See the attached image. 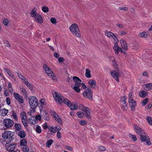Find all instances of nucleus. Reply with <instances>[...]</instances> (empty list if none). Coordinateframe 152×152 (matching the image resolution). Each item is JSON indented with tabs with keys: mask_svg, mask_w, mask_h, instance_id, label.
I'll return each mask as SVG.
<instances>
[{
	"mask_svg": "<svg viewBox=\"0 0 152 152\" xmlns=\"http://www.w3.org/2000/svg\"><path fill=\"white\" fill-rule=\"evenodd\" d=\"M82 86H73L72 88L75 91L79 93L80 92L81 89H83L82 88Z\"/></svg>",
	"mask_w": 152,
	"mask_h": 152,
	"instance_id": "nucleus-26",
	"label": "nucleus"
},
{
	"mask_svg": "<svg viewBox=\"0 0 152 152\" xmlns=\"http://www.w3.org/2000/svg\"><path fill=\"white\" fill-rule=\"evenodd\" d=\"M73 79L75 83V86H80L81 85V80L78 77L74 76L73 77Z\"/></svg>",
	"mask_w": 152,
	"mask_h": 152,
	"instance_id": "nucleus-22",
	"label": "nucleus"
},
{
	"mask_svg": "<svg viewBox=\"0 0 152 152\" xmlns=\"http://www.w3.org/2000/svg\"><path fill=\"white\" fill-rule=\"evenodd\" d=\"M36 9H33L31 12L30 14L31 16L34 18L36 21L39 23H42L43 22L42 17L39 14L36 12Z\"/></svg>",
	"mask_w": 152,
	"mask_h": 152,
	"instance_id": "nucleus-4",
	"label": "nucleus"
},
{
	"mask_svg": "<svg viewBox=\"0 0 152 152\" xmlns=\"http://www.w3.org/2000/svg\"><path fill=\"white\" fill-rule=\"evenodd\" d=\"M4 70L10 76H11L12 75L11 72L10 70L7 69L6 68H4Z\"/></svg>",
	"mask_w": 152,
	"mask_h": 152,
	"instance_id": "nucleus-50",
	"label": "nucleus"
},
{
	"mask_svg": "<svg viewBox=\"0 0 152 152\" xmlns=\"http://www.w3.org/2000/svg\"><path fill=\"white\" fill-rule=\"evenodd\" d=\"M14 126L15 129L18 131H20L21 129V125L18 123H15V124Z\"/></svg>",
	"mask_w": 152,
	"mask_h": 152,
	"instance_id": "nucleus-30",
	"label": "nucleus"
},
{
	"mask_svg": "<svg viewBox=\"0 0 152 152\" xmlns=\"http://www.w3.org/2000/svg\"><path fill=\"white\" fill-rule=\"evenodd\" d=\"M87 122L85 120H81L79 122V124L82 125H84L86 124Z\"/></svg>",
	"mask_w": 152,
	"mask_h": 152,
	"instance_id": "nucleus-54",
	"label": "nucleus"
},
{
	"mask_svg": "<svg viewBox=\"0 0 152 152\" xmlns=\"http://www.w3.org/2000/svg\"><path fill=\"white\" fill-rule=\"evenodd\" d=\"M22 123L23 125L26 127H27L28 126V123H27V120L26 119H23L21 120Z\"/></svg>",
	"mask_w": 152,
	"mask_h": 152,
	"instance_id": "nucleus-44",
	"label": "nucleus"
},
{
	"mask_svg": "<svg viewBox=\"0 0 152 152\" xmlns=\"http://www.w3.org/2000/svg\"><path fill=\"white\" fill-rule=\"evenodd\" d=\"M8 110L5 108L1 110L0 112L2 116H4L6 115L8 113Z\"/></svg>",
	"mask_w": 152,
	"mask_h": 152,
	"instance_id": "nucleus-27",
	"label": "nucleus"
},
{
	"mask_svg": "<svg viewBox=\"0 0 152 152\" xmlns=\"http://www.w3.org/2000/svg\"><path fill=\"white\" fill-rule=\"evenodd\" d=\"M49 130L50 132L53 133H55L56 132V130L55 127H53V126H50L49 127Z\"/></svg>",
	"mask_w": 152,
	"mask_h": 152,
	"instance_id": "nucleus-35",
	"label": "nucleus"
},
{
	"mask_svg": "<svg viewBox=\"0 0 152 152\" xmlns=\"http://www.w3.org/2000/svg\"><path fill=\"white\" fill-rule=\"evenodd\" d=\"M27 144V142L26 139H23L20 141V145L21 146H26Z\"/></svg>",
	"mask_w": 152,
	"mask_h": 152,
	"instance_id": "nucleus-31",
	"label": "nucleus"
},
{
	"mask_svg": "<svg viewBox=\"0 0 152 152\" xmlns=\"http://www.w3.org/2000/svg\"><path fill=\"white\" fill-rule=\"evenodd\" d=\"M113 48L115 51V53L117 54L119 52H121L123 53H124V52H123L122 49L118 46V44L117 43L115 44Z\"/></svg>",
	"mask_w": 152,
	"mask_h": 152,
	"instance_id": "nucleus-20",
	"label": "nucleus"
},
{
	"mask_svg": "<svg viewBox=\"0 0 152 152\" xmlns=\"http://www.w3.org/2000/svg\"><path fill=\"white\" fill-rule=\"evenodd\" d=\"M58 58V61L60 63H62V62L64 61V59L62 57H60Z\"/></svg>",
	"mask_w": 152,
	"mask_h": 152,
	"instance_id": "nucleus-58",
	"label": "nucleus"
},
{
	"mask_svg": "<svg viewBox=\"0 0 152 152\" xmlns=\"http://www.w3.org/2000/svg\"><path fill=\"white\" fill-rule=\"evenodd\" d=\"M17 74L18 75V77L20 78L23 81V83L26 86H30V83L27 81L25 77L21 74L17 73Z\"/></svg>",
	"mask_w": 152,
	"mask_h": 152,
	"instance_id": "nucleus-19",
	"label": "nucleus"
},
{
	"mask_svg": "<svg viewBox=\"0 0 152 152\" xmlns=\"http://www.w3.org/2000/svg\"><path fill=\"white\" fill-rule=\"evenodd\" d=\"M129 137L132 139L134 141H136L137 140L136 136L135 135L132 134L129 135Z\"/></svg>",
	"mask_w": 152,
	"mask_h": 152,
	"instance_id": "nucleus-41",
	"label": "nucleus"
},
{
	"mask_svg": "<svg viewBox=\"0 0 152 152\" xmlns=\"http://www.w3.org/2000/svg\"><path fill=\"white\" fill-rule=\"evenodd\" d=\"M18 136L21 138H25L26 136V134L23 131H20L18 133Z\"/></svg>",
	"mask_w": 152,
	"mask_h": 152,
	"instance_id": "nucleus-25",
	"label": "nucleus"
},
{
	"mask_svg": "<svg viewBox=\"0 0 152 152\" xmlns=\"http://www.w3.org/2000/svg\"><path fill=\"white\" fill-rule=\"evenodd\" d=\"M127 98L125 96H123L121 98V109L124 110H127L128 109L127 103L126 101Z\"/></svg>",
	"mask_w": 152,
	"mask_h": 152,
	"instance_id": "nucleus-12",
	"label": "nucleus"
},
{
	"mask_svg": "<svg viewBox=\"0 0 152 152\" xmlns=\"http://www.w3.org/2000/svg\"><path fill=\"white\" fill-rule=\"evenodd\" d=\"M35 118L36 121L38 120L40 121L41 120V116L40 115H36Z\"/></svg>",
	"mask_w": 152,
	"mask_h": 152,
	"instance_id": "nucleus-53",
	"label": "nucleus"
},
{
	"mask_svg": "<svg viewBox=\"0 0 152 152\" xmlns=\"http://www.w3.org/2000/svg\"><path fill=\"white\" fill-rule=\"evenodd\" d=\"M54 56L56 58H59V54L57 52H55L53 54Z\"/></svg>",
	"mask_w": 152,
	"mask_h": 152,
	"instance_id": "nucleus-61",
	"label": "nucleus"
},
{
	"mask_svg": "<svg viewBox=\"0 0 152 152\" xmlns=\"http://www.w3.org/2000/svg\"><path fill=\"white\" fill-rule=\"evenodd\" d=\"M13 121L10 119H5L3 121L4 126L7 128L11 127L14 124Z\"/></svg>",
	"mask_w": 152,
	"mask_h": 152,
	"instance_id": "nucleus-11",
	"label": "nucleus"
},
{
	"mask_svg": "<svg viewBox=\"0 0 152 152\" xmlns=\"http://www.w3.org/2000/svg\"><path fill=\"white\" fill-rule=\"evenodd\" d=\"M133 96L132 93L131 92L129 93L128 96L129 101H131V100H133Z\"/></svg>",
	"mask_w": 152,
	"mask_h": 152,
	"instance_id": "nucleus-49",
	"label": "nucleus"
},
{
	"mask_svg": "<svg viewBox=\"0 0 152 152\" xmlns=\"http://www.w3.org/2000/svg\"><path fill=\"white\" fill-rule=\"evenodd\" d=\"M127 34V32L124 31H121L119 32V34L121 36Z\"/></svg>",
	"mask_w": 152,
	"mask_h": 152,
	"instance_id": "nucleus-59",
	"label": "nucleus"
},
{
	"mask_svg": "<svg viewBox=\"0 0 152 152\" xmlns=\"http://www.w3.org/2000/svg\"><path fill=\"white\" fill-rule=\"evenodd\" d=\"M43 69L46 73H47L48 75L51 77L53 80L54 81L56 80V77L54 75V74L52 70L46 64H44V65Z\"/></svg>",
	"mask_w": 152,
	"mask_h": 152,
	"instance_id": "nucleus-6",
	"label": "nucleus"
},
{
	"mask_svg": "<svg viewBox=\"0 0 152 152\" xmlns=\"http://www.w3.org/2000/svg\"><path fill=\"white\" fill-rule=\"evenodd\" d=\"M3 23L5 26H7L8 23V21L7 19H4L3 21Z\"/></svg>",
	"mask_w": 152,
	"mask_h": 152,
	"instance_id": "nucleus-60",
	"label": "nucleus"
},
{
	"mask_svg": "<svg viewBox=\"0 0 152 152\" xmlns=\"http://www.w3.org/2000/svg\"><path fill=\"white\" fill-rule=\"evenodd\" d=\"M121 48L124 50H126L128 49L127 44L126 41L123 39H121L120 40Z\"/></svg>",
	"mask_w": 152,
	"mask_h": 152,
	"instance_id": "nucleus-21",
	"label": "nucleus"
},
{
	"mask_svg": "<svg viewBox=\"0 0 152 152\" xmlns=\"http://www.w3.org/2000/svg\"><path fill=\"white\" fill-rule=\"evenodd\" d=\"M85 75L88 78H89L91 77L90 74V70L88 69H86Z\"/></svg>",
	"mask_w": 152,
	"mask_h": 152,
	"instance_id": "nucleus-29",
	"label": "nucleus"
},
{
	"mask_svg": "<svg viewBox=\"0 0 152 152\" xmlns=\"http://www.w3.org/2000/svg\"><path fill=\"white\" fill-rule=\"evenodd\" d=\"M148 98H146L143 100L142 102V105L143 106H145L148 102Z\"/></svg>",
	"mask_w": 152,
	"mask_h": 152,
	"instance_id": "nucleus-47",
	"label": "nucleus"
},
{
	"mask_svg": "<svg viewBox=\"0 0 152 152\" xmlns=\"http://www.w3.org/2000/svg\"><path fill=\"white\" fill-rule=\"evenodd\" d=\"M6 102L7 104L8 105H10V100L9 97H7L6 98Z\"/></svg>",
	"mask_w": 152,
	"mask_h": 152,
	"instance_id": "nucleus-55",
	"label": "nucleus"
},
{
	"mask_svg": "<svg viewBox=\"0 0 152 152\" xmlns=\"http://www.w3.org/2000/svg\"><path fill=\"white\" fill-rule=\"evenodd\" d=\"M71 32L75 36L77 37H80V34L78 29V26L76 23L72 24L69 27Z\"/></svg>",
	"mask_w": 152,
	"mask_h": 152,
	"instance_id": "nucleus-1",
	"label": "nucleus"
},
{
	"mask_svg": "<svg viewBox=\"0 0 152 152\" xmlns=\"http://www.w3.org/2000/svg\"><path fill=\"white\" fill-rule=\"evenodd\" d=\"M29 103L31 109H35L38 105V100L34 96H30L28 98Z\"/></svg>",
	"mask_w": 152,
	"mask_h": 152,
	"instance_id": "nucleus-3",
	"label": "nucleus"
},
{
	"mask_svg": "<svg viewBox=\"0 0 152 152\" xmlns=\"http://www.w3.org/2000/svg\"><path fill=\"white\" fill-rule=\"evenodd\" d=\"M29 123L30 124H35L37 123V121L35 117L33 116L31 117L29 119Z\"/></svg>",
	"mask_w": 152,
	"mask_h": 152,
	"instance_id": "nucleus-24",
	"label": "nucleus"
},
{
	"mask_svg": "<svg viewBox=\"0 0 152 152\" xmlns=\"http://www.w3.org/2000/svg\"><path fill=\"white\" fill-rule=\"evenodd\" d=\"M53 96L55 100L59 104H61L63 103L65 104L66 102H64V101L65 99H67L64 98L60 94L56 92L53 93Z\"/></svg>",
	"mask_w": 152,
	"mask_h": 152,
	"instance_id": "nucleus-7",
	"label": "nucleus"
},
{
	"mask_svg": "<svg viewBox=\"0 0 152 152\" xmlns=\"http://www.w3.org/2000/svg\"><path fill=\"white\" fill-rule=\"evenodd\" d=\"M88 84L90 86L96 85V82L94 80L91 79L88 81Z\"/></svg>",
	"mask_w": 152,
	"mask_h": 152,
	"instance_id": "nucleus-33",
	"label": "nucleus"
},
{
	"mask_svg": "<svg viewBox=\"0 0 152 152\" xmlns=\"http://www.w3.org/2000/svg\"><path fill=\"white\" fill-rule=\"evenodd\" d=\"M140 135V140L142 142H145L148 145L151 144V143L150 141L149 137L145 132H143V133Z\"/></svg>",
	"mask_w": 152,
	"mask_h": 152,
	"instance_id": "nucleus-9",
	"label": "nucleus"
},
{
	"mask_svg": "<svg viewBox=\"0 0 152 152\" xmlns=\"http://www.w3.org/2000/svg\"><path fill=\"white\" fill-rule=\"evenodd\" d=\"M48 8L45 6L43 7L42 9V11L45 12H48Z\"/></svg>",
	"mask_w": 152,
	"mask_h": 152,
	"instance_id": "nucleus-51",
	"label": "nucleus"
},
{
	"mask_svg": "<svg viewBox=\"0 0 152 152\" xmlns=\"http://www.w3.org/2000/svg\"><path fill=\"white\" fill-rule=\"evenodd\" d=\"M120 10L126 11L128 9V8L126 7H120L119 8Z\"/></svg>",
	"mask_w": 152,
	"mask_h": 152,
	"instance_id": "nucleus-62",
	"label": "nucleus"
},
{
	"mask_svg": "<svg viewBox=\"0 0 152 152\" xmlns=\"http://www.w3.org/2000/svg\"><path fill=\"white\" fill-rule=\"evenodd\" d=\"M64 102H66L65 104H66L72 110H75L78 108V106L77 104L74 103H72L68 99H65Z\"/></svg>",
	"mask_w": 152,
	"mask_h": 152,
	"instance_id": "nucleus-10",
	"label": "nucleus"
},
{
	"mask_svg": "<svg viewBox=\"0 0 152 152\" xmlns=\"http://www.w3.org/2000/svg\"><path fill=\"white\" fill-rule=\"evenodd\" d=\"M111 75L117 81H119L118 77L120 76V73L114 70H112L110 72Z\"/></svg>",
	"mask_w": 152,
	"mask_h": 152,
	"instance_id": "nucleus-16",
	"label": "nucleus"
},
{
	"mask_svg": "<svg viewBox=\"0 0 152 152\" xmlns=\"http://www.w3.org/2000/svg\"><path fill=\"white\" fill-rule=\"evenodd\" d=\"M16 145L15 144H7L5 146V148L9 152L15 149Z\"/></svg>",
	"mask_w": 152,
	"mask_h": 152,
	"instance_id": "nucleus-17",
	"label": "nucleus"
},
{
	"mask_svg": "<svg viewBox=\"0 0 152 152\" xmlns=\"http://www.w3.org/2000/svg\"><path fill=\"white\" fill-rule=\"evenodd\" d=\"M105 34L109 38L112 37L114 40L117 39L116 36L111 32L106 31L105 32Z\"/></svg>",
	"mask_w": 152,
	"mask_h": 152,
	"instance_id": "nucleus-18",
	"label": "nucleus"
},
{
	"mask_svg": "<svg viewBox=\"0 0 152 152\" xmlns=\"http://www.w3.org/2000/svg\"><path fill=\"white\" fill-rule=\"evenodd\" d=\"M79 107L80 110L83 112L84 115L87 119H89L91 118V113L88 107H86L83 104H80Z\"/></svg>",
	"mask_w": 152,
	"mask_h": 152,
	"instance_id": "nucleus-5",
	"label": "nucleus"
},
{
	"mask_svg": "<svg viewBox=\"0 0 152 152\" xmlns=\"http://www.w3.org/2000/svg\"><path fill=\"white\" fill-rule=\"evenodd\" d=\"M51 114L58 123L60 124H61L62 123L61 119L59 117L58 115L55 112L53 111H51Z\"/></svg>",
	"mask_w": 152,
	"mask_h": 152,
	"instance_id": "nucleus-13",
	"label": "nucleus"
},
{
	"mask_svg": "<svg viewBox=\"0 0 152 152\" xmlns=\"http://www.w3.org/2000/svg\"><path fill=\"white\" fill-rule=\"evenodd\" d=\"M36 132L38 133H40L42 132V129L40 126H37L36 129Z\"/></svg>",
	"mask_w": 152,
	"mask_h": 152,
	"instance_id": "nucleus-42",
	"label": "nucleus"
},
{
	"mask_svg": "<svg viewBox=\"0 0 152 152\" xmlns=\"http://www.w3.org/2000/svg\"><path fill=\"white\" fill-rule=\"evenodd\" d=\"M143 88L146 91H149L152 89V86H143Z\"/></svg>",
	"mask_w": 152,
	"mask_h": 152,
	"instance_id": "nucleus-48",
	"label": "nucleus"
},
{
	"mask_svg": "<svg viewBox=\"0 0 152 152\" xmlns=\"http://www.w3.org/2000/svg\"><path fill=\"white\" fill-rule=\"evenodd\" d=\"M53 142V141L52 140H48L46 142V145L47 147L49 148L50 145Z\"/></svg>",
	"mask_w": 152,
	"mask_h": 152,
	"instance_id": "nucleus-39",
	"label": "nucleus"
},
{
	"mask_svg": "<svg viewBox=\"0 0 152 152\" xmlns=\"http://www.w3.org/2000/svg\"><path fill=\"white\" fill-rule=\"evenodd\" d=\"M21 120L26 119V113L25 112H23L20 114Z\"/></svg>",
	"mask_w": 152,
	"mask_h": 152,
	"instance_id": "nucleus-37",
	"label": "nucleus"
},
{
	"mask_svg": "<svg viewBox=\"0 0 152 152\" xmlns=\"http://www.w3.org/2000/svg\"><path fill=\"white\" fill-rule=\"evenodd\" d=\"M133 127L135 132L137 134L140 135L143 133V132H145L139 126L136 125H134Z\"/></svg>",
	"mask_w": 152,
	"mask_h": 152,
	"instance_id": "nucleus-14",
	"label": "nucleus"
},
{
	"mask_svg": "<svg viewBox=\"0 0 152 152\" xmlns=\"http://www.w3.org/2000/svg\"><path fill=\"white\" fill-rule=\"evenodd\" d=\"M20 91L22 92L23 94L26 95L27 94L26 89L24 88L23 86H22V87L20 88Z\"/></svg>",
	"mask_w": 152,
	"mask_h": 152,
	"instance_id": "nucleus-45",
	"label": "nucleus"
},
{
	"mask_svg": "<svg viewBox=\"0 0 152 152\" xmlns=\"http://www.w3.org/2000/svg\"><path fill=\"white\" fill-rule=\"evenodd\" d=\"M35 109H31L30 111H29L28 113V115L30 116L32 115L35 112Z\"/></svg>",
	"mask_w": 152,
	"mask_h": 152,
	"instance_id": "nucleus-43",
	"label": "nucleus"
},
{
	"mask_svg": "<svg viewBox=\"0 0 152 152\" xmlns=\"http://www.w3.org/2000/svg\"><path fill=\"white\" fill-rule=\"evenodd\" d=\"M56 136L58 139H60L61 138V134L59 131H58L57 132Z\"/></svg>",
	"mask_w": 152,
	"mask_h": 152,
	"instance_id": "nucleus-57",
	"label": "nucleus"
},
{
	"mask_svg": "<svg viewBox=\"0 0 152 152\" xmlns=\"http://www.w3.org/2000/svg\"><path fill=\"white\" fill-rule=\"evenodd\" d=\"M77 115L79 118H82L84 115L83 112L81 111L77 112Z\"/></svg>",
	"mask_w": 152,
	"mask_h": 152,
	"instance_id": "nucleus-40",
	"label": "nucleus"
},
{
	"mask_svg": "<svg viewBox=\"0 0 152 152\" xmlns=\"http://www.w3.org/2000/svg\"><path fill=\"white\" fill-rule=\"evenodd\" d=\"M39 102L42 105H45L46 104V103L45 101V99L43 98L40 99L39 101Z\"/></svg>",
	"mask_w": 152,
	"mask_h": 152,
	"instance_id": "nucleus-46",
	"label": "nucleus"
},
{
	"mask_svg": "<svg viewBox=\"0 0 152 152\" xmlns=\"http://www.w3.org/2000/svg\"><path fill=\"white\" fill-rule=\"evenodd\" d=\"M129 106L131 107L132 110H134L136 106V103L135 101L133 99L131 101H129Z\"/></svg>",
	"mask_w": 152,
	"mask_h": 152,
	"instance_id": "nucleus-23",
	"label": "nucleus"
},
{
	"mask_svg": "<svg viewBox=\"0 0 152 152\" xmlns=\"http://www.w3.org/2000/svg\"><path fill=\"white\" fill-rule=\"evenodd\" d=\"M12 116L13 118L16 121H17L18 120V118L17 116L16 113L14 111L12 112Z\"/></svg>",
	"mask_w": 152,
	"mask_h": 152,
	"instance_id": "nucleus-36",
	"label": "nucleus"
},
{
	"mask_svg": "<svg viewBox=\"0 0 152 152\" xmlns=\"http://www.w3.org/2000/svg\"><path fill=\"white\" fill-rule=\"evenodd\" d=\"M13 95L15 98L20 103H23L24 101L22 96H20L19 94L16 92H14Z\"/></svg>",
	"mask_w": 152,
	"mask_h": 152,
	"instance_id": "nucleus-15",
	"label": "nucleus"
},
{
	"mask_svg": "<svg viewBox=\"0 0 152 152\" xmlns=\"http://www.w3.org/2000/svg\"><path fill=\"white\" fill-rule=\"evenodd\" d=\"M14 135V133L12 132L7 131L2 134V136L4 139H9L10 142L12 140L13 136Z\"/></svg>",
	"mask_w": 152,
	"mask_h": 152,
	"instance_id": "nucleus-8",
	"label": "nucleus"
},
{
	"mask_svg": "<svg viewBox=\"0 0 152 152\" xmlns=\"http://www.w3.org/2000/svg\"><path fill=\"white\" fill-rule=\"evenodd\" d=\"M139 96L142 98L145 97L148 94L147 93L144 91H141L139 92Z\"/></svg>",
	"mask_w": 152,
	"mask_h": 152,
	"instance_id": "nucleus-28",
	"label": "nucleus"
},
{
	"mask_svg": "<svg viewBox=\"0 0 152 152\" xmlns=\"http://www.w3.org/2000/svg\"><path fill=\"white\" fill-rule=\"evenodd\" d=\"M82 88L84 89L85 91L83 93L84 96L89 99L92 98V91L89 86H82Z\"/></svg>",
	"mask_w": 152,
	"mask_h": 152,
	"instance_id": "nucleus-2",
	"label": "nucleus"
},
{
	"mask_svg": "<svg viewBox=\"0 0 152 152\" xmlns=\"http://www.w3.org/2000/svg\"><path fill=\"white\" fill-rule=\"evenodd\" d=\"M99 149L101 151H103L105 150V148L103 146H101L99 147Z\"/></svg>",
	"mask_w": 152,
	"mask_h": 152,
	"instance_id": "nucleus-63",
	"label": "nucleus"
},
{
	"mask_svg": "<svg viewBox=\"0 0 152 152\" xmlns=\"http://www.w3.org/2000/svg\"><path fill=\"white\" fill-rule=\"evenodd\" d=\"M50 21L54 24H56L57 23L56 20L54 18H51L50 19Z\"/></svg>",
	"mask_w": 152,
	"mask_h": 152,
	"instance_id": "nucleus-52",
	"label": "nucleus"
},
{
	"mask_svg": "<svg viewBox=\"0 0 152 152\" xmlns=\"http://www.w3.org/2000/svg\"><path fill=\"white\" fill-rule=\"evenodd\" d=\"M43 112H44V114H43V115L44 116V119L45 120H49V118L48 116V113L44 110H43Z\"/></svg>",
	"mask_w": 152,
	"mask_h": 152,
	"instance_id": "nucleus-34",
	"label": "nucleus"
},
{
	"mask_svg": "<svg viewBox=\"0 0 152 152\" xmlns=\"http://www.w3.org/2000/svg\"><path fill=\"white\" fill-rule=\"evenodd\" d=\"M139 36L142 37H147L148 36L147 34L145 32L140 33L138 34Z\"/></svg>",
	"mask_w": 152,
	"mask_h": 152,
	"instance_id": "nucleus-32",
	"label": "nucleus"
},
{
	"mask_svg": "<svg viewBox=\"0 0 152 152\" xmlns=\"http://www.w3.org/2000/svg\"><path fill=\"white\" fill-rule=\"evenodd\" d=\"M146 120L149 125H152V118L151 117H147L146 118Z\"/></svg>",
	"mask_w": 152,
	"mask_h": 152,
	"instance_id": "nucleus-38",
	"label": "nucleus"
},
{
	"mask_svg": "<svg viewBox=\"0 0 152 152\" xmlns=\"http://www.w3.org/2000/svg\"><path fill=\"white\" fill-rule=\"evenodd\" d=\"M23 151L24 152H28V149L27 147H24L23 148Z\"/></svg>",
	"mask_w": 152,
	"mask_h": 152,
	"instance_id": "nucleus-64",
	"label": "nucleus"
},
{
	"mask_svg": "<svg viewBox=\"0 0 152 152\" xmlns=\"http://www.w3.org/2000/svg\"><path fill=\"white\" fill-rule=\"evenodd\" d=\"M64 147L66 149L68 150H70L71 151H72V148L71 147L68 145H66Z\"/></svg>",
	"mask_w": 152,
	"mask_h": 152,
	"instance_id": "nucleus-56",
	"label": "nucleus"
}]
</instances>
